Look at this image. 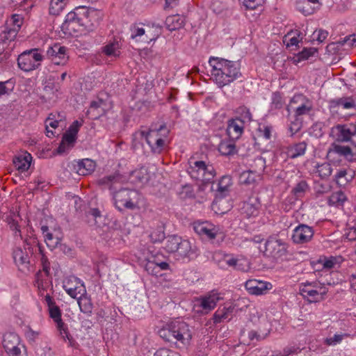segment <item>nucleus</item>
<instances>
[{
  "label": "nucleus",
  "instance_id": "1",
  "mask_svg": "<svg viewBox=\"0 0 356 356\" xmlns=\"http://www.w3.org/2000/svg\"><path fill=\"white\" fill-rule=\"evenodd\" d=\"M120 179L118 174L112 175L99 179L98 184L108 187L113 195L114 204L119 211H122L124 208L134 210L137 207L134 200L138 196V193L135 191L120 188Z\"/></svg>",
  "mask_w": 356,
  "mask_h": 356
},
{
  "label": "nucleus",
  "instance_id": "2",
  "mask_svg": "<svg viewBox=\"0 0 356 356\" xmlns=\"http://www.w3.org/2000/svg\"><path fill=\"white\" fill-rule=\"evenodd\" d=\"M209 63L211 67V77L220 88L229 85L241 76L239 64L236 62L211 57Z\"/></svg>",
  "mask_w": 356,
  "mask_h": 356
},
{
  "label": "nucleus",
  "instance_id": "3",
  "mask_svg": "<svg viewBox=\"0 0 356 356\" xmlns=\"http://www.w3.org/2000/svg\"><path fill=\"white\" fill-rule=\"evenodd\" d=\"M159 334L172 346L179 348H184L188 346L193 336L189 325L181 321H174L167 323L159 330Z\"/></svg>",
  "mask_w": 356,
  "mask_h": 356
},
{
  "label": "nucleus",
  "instance_id": "4",
  "mask_svg": "<svg viewBox=\"0 0 356 356\" xmlns=\"http://www.w3.org/2000/svg\"><path fill=\"white\" fill-rule=\"evenodd\" d=\"M96 13L95 10H90L86 7L78 8L74 12H70L67 15L62 29L70 35L81 33L94 25L91 18L96 15Z\"/></svg>",
  "mask_w": 356,
  "mask_h": 356
},
{
  "label": "nucleus",
  "instance_id": "5",
  "mask_svg": "<svg viewBox=\"0 0 356 356\" xmlns=\"http://www.w3.org/2000/svg\"><path fill=\"white\" fill-rule=\"evenodd\" d=\"M188 172L193 179L204 183L212 181L216 176L213 166L203 161H191Z\"/></svg>",
  "mask_w": 356,
  "mask_h": 356
},
{
  "label": "nucleus",
  "instance_id": "6",
  "mask_svg": "<svg viewBox=\"0 0 356 356\" xmlns=\"http://www.w3.org/2000/svg\"><path fill=\"white\" fill-rule=\"evenodd\" d=\"M43 60V56L37 49L26 50L17 58L18 67L24 72H30L39 67Z\"/></svg>",
  "mask_w": 356,
  "mask_h": 356
},
{
  "label": "nucleus",
  "instance_id": "7",
  "mask_svg": "<svg viewBox=\"0 0 356 356\" xmlns=\"http://www.w3.org/2000/svg\"><path fill=\"white\" fill-rule=\"evenodd\" d=\"M330 135L338 143L352 142L356 137V123L337 124L331 129Z\"/></svg>",
  "mask_w": 356,
  "mask_h": 356
},
{
  "label": "nucleus",
  "instance_id": "8",
  "mask_svg": "<svg viewBox=\"0 0 356 356\" xmlns=\"http://www.w3.org/2000/svg\"><path fill=\"white\" fill-rule=\"evenodd\" d=\"M287 248V243L279 238L277 235H271L266 241L263 253L267 257L280 258L286 254Z\"/></svg>",
  "mask_w": 356,
  "mask_h": 356
},
{
  "label": "nucleus",
  "instance_id": "9",
  "mask_svg": "<svg viewBox=\"0 0 356 356\" xmlns=\"http://www.w3.org/2000/svg\"><path fill=\"white\" fill-rule=\"evenodd\" d=\"M313 109L312 102L303 95H295L287 106V111L293 110L294 117L302 118L303 115H308Z\"/></svg>",
  "mask_w": 356,
  "mask_h": 356
},
{
  "label": "nucleus",
  "instance_id": "10",
  "mask_svg": "<svg viewBox=\"0 0 356 356\" xmlns=\"http://www.w3.org/2000/svg\"><path fill=\"white\" fill-rule=\"evenodd\" d=\"M3 344L9 356H28L25 347L22 346L23 351L19 347V337L17 334L13 333L6 334Z\"/></svg>",
  "mask_w": 356,
  "mask_h": 356
},
{
  "label": "nucleus",
  "instance_id": "11",
  "mask_svg": "<svg viewBox=\"0 0 356 356\" xmlns=\"http://www.w3.org/2000/svg\"><path fill=\"white\" fill-rule=\"evenodd\" d=\"M198 255V250L197 247L192 244L188 240L183 239L181 238V243L179 244V248L175 253L176 259H193Z\"/></svg>",
  "mask_w": 356,
  "mask_h": 356
},
{
  "label": "nucleus",
  "instance_id": "12",
  "mask_svg": "<svg viewBox=\"0 0 356 356\" xmlns=\"http://www.w3.org/2000/svg\"><path fill=\"white\" fill-rule=\"evenodd\" d=\"M63 287L70 297L77 300L79 298L78 295L82 296L86 293L84 284L76 277L67 278L63 282Z\"/></svg>",
  "mask_w": 356,
  "mask_h": 356
},
{
  "label": "nucleus",
  "instance_id": "13",
  "mask_svg": "<svg viewBox=\"0 0 356 356\" xmlns=\"http://www.w3.org/2000/svg\"><path fill=\"white\" fill-rule=\"evenodd\" d=\"M47 55L51 61L57 65H65L69 58L67 54V47L58 43L48 48Z\"/></svg>",
  "mask_w": 356,
  "mask_h": 356
},
{
  "label": "nucleus",
  "instance_id": "14",
  "mask_svg": "<svg viewBox=\"0 0 356 356\" xmlns=\"http://www.w3.org/2000/svg\"><path fill=\"white\" fill-rule=\"evenodd\" d=\"M314 234L312 227L305 224H300L293 232L291 238L296 244H304L309 242Z\"/></svg>",
  "mask_w": 356,
  "mask_h": 356
},
{
  "label": "nucleus",
  "instance_id": "15",
  "mask_svg": "<svg viewBox=\"0 0 356 356\" xmlns=\"http://www.w3.org/2000/svg\"><path fill=\"white\" fill-rule=\"evenodd\" d=\"M193 229L199 236L213 239L217 236L219 228L208 221H196L193 224Z\"/></svg>",
  "mask_w": 356,
  "mask_h": 356
},
{
  "label": "nucleus",
  "instance_id": "16",
  "mask_svg": "<svg viewBox=\"0 0 356 356\" xmlns=\"http://www.w3.org/2000/svg\"><path fill=\"white\" fill-rule=\"evenodd\" d=\"M222 268H231L233 270L247 272L250 268V264L245 259H238L232 254H225L222 260Z\"/></svg>",
  "mask_w": 356,
  "mask_h": 356
},
{
  "label": "nucleus",
  "instance_id": "17",
  "mask_svg": "<svg viewBox=\"0 0 356 356\" xmlns=\"http://www.w3.org/2000/svg\"><path fill=\"white\" fill-rule=\"evenodd\" d=\"M159 257H163V255H152L148 259L145 269L149 274L158 276L161 274V270L169 268V264L165 261H161Z\"/></svg>",
  "mask_w": 356,
  "mask_h": 356
},
{
  "label": "nucleus",
  "instance_id": "18",
  "mask_svg": "<svg viewBox=\"0 0 356 356\" xmlns=\"http://www.w3.org/2000/svg\"><path fill=\"white\" fill-rule=\"evenodd\" d=\"M221 297L218 293L211 291L204 296H201L197 302L199 303L198 306L202 308V312L208 313L216 307Z\"/></svg>",
  "mask_w": 356,
  "mask_h": 356
},
{
  "label": "nucleus",
  "instance_id": "19",
  "mask_svg": "<svg viewBox=\"0 0 356 356\" xmlns=\"http://www.w3.org/2000/svg\"><path fill=\"white\" fill-rule=\"evenodd\" d=\"M163 133V131L160 130V127L159 128L154 127V125H152L147 132L145 131H140L136 132L133 135V140L134 143V145H136V141L137 139H145L147 143L150 145L156 140L159 139L161 138V135Z\"/></svg>",
  "mask_w": 356,
  "mask_h": 356
},
{
  "label": "nucleus",
  "instance_id": "20",
  "mask_svg": "<svg viewBox=\"0 0 356 356\" xmlns=\"http://www.w3.org/2000/svg\"><path fill=\"white\" fill-rule=\"evenodd\" d=\"M337 154L349 162L356 160V152L348 145H342L333 143L328 151L329 154Z\"/></svg>",
  "mask_w": 356,
  "mask_h": 356
},
{
  "label": "nucleus",
  "instance_id": "21",
  "mask_svg": "<svg viewBox=\"0 0 356 356\" xmlns=\"http://www.w3.org/2000/svg\"><path fill=\"white\" fill-rule=\"evenodd\" d=\"M131 38L145 42L155 40L159 35V31L153 35H149V31H146L140 24H133L131 28Z\"/></svg>",
  "mask_w": 356,
  "mask_h": 356
},
{
  "label": "nucleus",
  "instance_id": "22",
  "mask_svg": "<svg viewBox=\"0 0 356 356\" xmlns=\"http://www.w3.org/2000/svg\"><path fill=\"white\" fill-rule=\"evenodd\" d=\"M160 130L163 131L159 139L156 140L154 142L149 145L151 148V151L154 154H161L163 152L164 149L168 145V137L169 134V129L167 128L165 124L160 125Z\"/></svg>",
  "mask_w": 356,
  "mask_h": 356
},
{
  "label": "nucleus",
  "instance_id": "23",
  "mask_svg": "<svg viewBox=\"0 0 356 356\" xmlns=\"http://www.w3.org/2000/svg\"><path fill=\"white\" fill-rule=\"evenodd\" d=\"M245 124L238 119L232 118L227 122V134L232 140L238 139L243 133Z\"/></svg>",
  "mask_w": 356,
  "mask_h": 356
},
{
  "label": "nucleus",
  "instance_id": "24",
  "mask_svg": "<svg viewBox=\"0 0 356 356\" xmlns=\"http://www.w3.org/2000/svg\"><path fill=\"white\" fill-rule=\"evenodd\" d=\"M260 202L257 197H250L243 203L241 212L248 218L254 217L259 214Z\"/></svg>",
  "mask_w": 356,
  "mask_h": 356
},
{
  "label": "nucleus",
  "instance_id": "25",
  "mask_svg": "<svg viewBox=\"0 0 356 356\" xmlns=\"http://www.w3.org/2000/svg\"><path fill=\"white\" fill-rule=\"evenodd\" d=\"M269 286H271L270 283L258 281L257 280H248L245 284V286L247 291L253 295L264 294L267 290L270 289L268 287Z\"/></svg>",
  "mask_w": 356,
  "mask_h": 356
},
{
  "label": "nucleus",
  "instance_id": "26",
  "mask_svg": "<svg viewBox=\"0 0 356 356\" xmlns=\"http://www.w3.org/2000/svg\"><path fill=\"white\" fill-rule=\"evenodd\" d=\"M267 332L264 333L258 332L256 330H246L243 329L241 331L240 339L244 344H250L254 341L258 342L266 338Z\"/></svg>",
  "mask_w": 356,
  "mask_h": 356
},
{
  "label": "nucleus",
  "instance_id": "27",
  "mask_svg": "<svg viewBox=\"0 0 356 356\" xmlns=\"http://www.w3.org/2000/svg\"><path fill=\"white\" fill-rule=\"evenodd\" d=\"M234 309V306L232 305L219 307L213 316V323L218 324L224 321H230L233 317Z\"/></svg>",
  "mask_w": 356,
  "mask_h": 356
},
{
  "label": "nucleus",
  "instance_id": "28",
  "mask_svg": "<svg viewBox=\"0 0 356 356\" xmlns=\"http://www.w3.org/2000/svg\"><path fill=\"white\" fill-rule=\"evenodd\" d=\"M355 177V172L350 168L339 169L334 176V180L339 187H345Z\"/></svg>",
  "mask_w": 356,
  "mask_h": 356
},
{
  "label": "nucleus",
  "instance_id": "29",
  "mask_svg": "<svg viewBox=\"0 0 356 356\" xmlns=\"http://www.w3.org/2000/svg\"><path fill=\"white\" fill-rule=\"evenodd\" d=\"M225 196L216 195L212 203L211 207L214 212L217 214H224L230 210L232 205Z\"/></svg>",
  "mask_w": 356,
  "mask_h": 356
},
{
  "label": "nucleus",
  "instance_id": "30",
  "mask_svg": "<svg viewBox=\"0 0 356 356\" xmlns=\"http://www.w3.org/2000/svg\"><path fill=\"white\" fill-rule=\"evenodd\" d=\"M19 32V26L15 28H10L7 25L3 30L0 32V47L4 48L5 46L8 45L9 43L13 41Z\"/></svg>",
  "mask_w": 356,
  "mask_h": 356
},
{
  "label": "nucleus",
  "instance_id": "31",
  "mask_svg": "<svg viewBox=\"0 0 356 356\" xmlns=\"http://www.w3.org/2000/svg\"><path fill=\"white\" fill-rule=\"evenodd\" d=\"M149 179V172L147 168L145 167H141L133 170L129 176L130 181L134 184H143L147 182Z\"/></svg>",
  "mask_w": 356,
  "mask_h": 356
},
{
  "label": "nucleus",
  "instance_id": "32",
  "mask_svg": "<svg viewBox=\"0 0 356 356\" xmlns=\"http://www.w3.org/2000/svg\"><path fill=\"white\" fill-rule=\"evenodd\" d=\"M95 168V163L91 159H86L77 162L74 169L79 175L86 176L92 173Z\"/></svg>",
  "mask_w": 356,
  "mask_h": 356
},
{
  "label": "nucleus",
  "instance_id": "33",
  "mask_svg": "<svg viewBox=\"0 0 356 356\" xmlns=\"http://www.w3.org/2000/svg\"><path fill=\"white\" fill-rule=\"evenodd\" d=\"M31 159V155L29 153L25 152L23 154L15 156L13 162L17 170L24 172L29 168Z\"/></svg>",
  "mask_w": 356,
  "mask_h": 356
},
{
  "label": "nucleus",
  "instance_id": "34",
  "mask_svg": "<svg viewBox=\"0 0 356 356\" xmlns=\"http://www.w3.org/2000/svg\"><path fill=\"white\" fill-rule=\"evenodd\" d=\"M300 293L305 299H307L310 302H318V292L316 288L314 287V284L306 283L300 289Z\"/></svg>",
  "mask_w": 356,
  "mask_h": 356
},
{
  "label": "nucleus",
  "instance_id": "35",
  "mask_svg": "<svg viewBox=\"0 0 356 356\" xmlns=\"http://www.w3.org/2000/svg\"><path fill=\"white\" fill-rule=\"evenodd\" d=\"M235 140L229 138L220 142L218 145V151L222 155L230 156L236 153Z\"/></svg>",
  "mask_w": 356,
  "mask_h": 356
},
{
  "label": "nucleus",
  "instance_id": "36",
  "mask_svg": "<svg viewBox=\"0 0 356 356\" xmlns=\"http://www.w3.org/2000/svg\"><path fill=\"white\" fill-rule=\"evenodd\" d=\"M333 107H341L343 109H350L356 107L355 100L352 97H342L334 99L330 102Z\"/></svg>",
  "mask_w": 356,
  "mask_h": 356
},
{
  "label": "nucleus",
  "instance_id": "37",
  "mask_svg": "<svg viewBox=\"0 0 356 356\" xmlns=\"http://www.w3.org/2000/svg\"><path fill=\"white\" fill-rule=\"evenodd\" d=\"M165 24L170 31H175L184 26V19L179 15L168 16Z\"/></svg>",
  "mask_w": 356,
  "mask_h": 356
},
{
  "label": "nucleus",
  "instance_id": "38",
  "mask_svg": "<svg viewBox=\"0 0 356 356\" xmlns=\"http://www.w3.org/2000/svg\"><path fill=\"white\" fill-rule=\"evenodd\" d=\"M105 105L104 102L102 99H97L92 101L90 103V107L88 110V113L92 115L94 119L98 118L101 115L104 114L105 110L103 106Z\"/></svg>",
  "mask_w": 356,
  "mask_h": 356
},
{
  "label": "nucleus",
  "instance_id": "39",
  "mask_svg": "<svg viewBox=\"0 0 356 356\" xmlns=\"http://www.w3.org/2000/svg\"><path fill=\"white\" fill-rule=\"evenodd\" d=\"M77 302L81 312L88 316H91L93 309V304L91 298L87 293H86L82 296H79Z\"/></svg>",
  "mask_w": 356,
  "mask_h": 356
},
{
  "label": "nucleus",
  "instance_id": "40",
  "mask_svg": "<svg viewBox=\"0 0 356 356\" xmlns=\"http://www.w3.org/2000/svg\"><path fill=\"white\" fill-rule=\"evenodd\" d=\"M181 237L177 235H170L165 238L163 248L169 253L175 254L176 250L179 248V244L181 243Z\"/></svg>",
  "mask_w": 356,
  "mask_h": 356
},
{
  "label": "nucleus",
  "instance_id": "41",
  "mask_svg": "<svg viewBox=\"0 0 356 356\" xmlns=\"http://www.w3.org/2000/svg\"><path fill=\"white\" fill-rule=\"evenodd\" d=\"M13 259L19 267L28 268L29 264V257L26 252H24L21 248H17L13 251Z\"/></svg>",
  "mask_w": 356,
  "mask_h": 356
},
{
  "label": "nucleus",
  "instance_id": "42",
  "mask_svg": "<svg viewBox=\"0 0 356 356\" xmlns=\"http://www.w3.org/2000/svg\"><path fill=\"white\" fill-rule=\"evenodd\" d=\"M232 179L231 176H222L218 184L216 195L226 196L228 194L229 188L232 186Z\"/></svg>",
  "mask_w": 356,
  "mask_h": 356
},
{
  "label": "nucleus",
  "instance_id": "43",
  "mask_svg": "<svg viewBox=\"0 0 356 356\" xmlns=\"http://www.w3.org/2000/svg\"><path fill=\"white\" fill-rule=\"evenodd\" d=\"M56 114L51 113L46 120V135L48 137H51L54 136V134L52 130L49 129V127L53 129H56L58 126L59 121L62 120L63 115H60V113Z\"/></svg>",
  "mask_w": 356,
  "mask_h": 356
},
{
  "label": "nucleus",
  "instance_id": "44",
  "mask_svg": "<svg viewBox=\"0 0 356 356\" xmlns=\"http://www.w3.org/2000/svg\"><path fill=\"white\" fill-rule=\"evenodd\" d=\"M307 143L304 141L293 144L288 148V156L291 159H296L305 154L307 149Z\"/></svg>",
  "mask_w": 356,
  "mask_h": 356
},
{
  "label": "nucleus",
  "instance_id": "45",
  "mask_svg": "<svg viewBox=\"0 0 356 356\" xmlns=\"http://www.w3.org/2000/svg\"><path fill=\"white\" fill-rule=\"evenodd\" d=\"M235 113L236 115L234 118L238 119V120L245 124H249L252 120V115L250 109L245 106L238 107Z\"/></svg>",
  "mask_w": 356,
  "mask_h": 356
},
{
  "label": "nucleus",
  "instance_id": "46",
  "mask_svg": "<svg viewBox=\"0 0 356 356\" xmlns=\"http://www.w3.org/2000/svg\"><path fill=\"white\" fill-rule=\"evenodd\" d=\"M347 200V197L341 191L334 192L331 194L328 199L330 206L336 207H343L344 202Z\"/></svg>",
  "mask_w": 356,
  "mask_h": 356
},
{
  "label": "nucleus",
  "instance_id": "47",
  "mask_svg": "<svg viewBox=\"0 0 356 356\" xmlns=\"http://www.w3.org/2000/svg\"><path fill=\"white\" fill-rule=\"evenodd\" d=\"M258 177L259 174L255 171H244L241 172L239 176V183L246 186L253 185L256 182Z\"/></svg>",
  "mask_w": 356,
  "mask_h": 356
},
{
  "label": "nucleus",
  "instance_id": "48",
  "mask_svg": "<svg viewBox=\"0 0 356 356\" xmlns=\"http://www.w3.org/2000/svg\"><path fill=\"white\" fill-rule=\"evenodd\" d=\"M19 218V215L15 212H10L9 215L6 216V222L9 225L11 230L15 231V236H21V230L18 224L17 218Z\"/></svg>",
  "mask_w": 356,
  "mask_h": 356
},
{
  "label": "nucleus",
  "instance_id": "49",
  "mask_svg": "<svg viewBox=\"0 0 356 356\" xmlns=\"http://www.w3.org/2000/svg\"><path fill=\"white\" fill-rule=\"evenodd\" d=\"M296 8L304 15H312L317 10L306 0H297Z\"/></svg>",
  "mask_w": 356,
  "mask_h": 356
},
{
  "label": "nucleus",
  "instance_id": "50",
  "mask_svg": "<svg viewBox=\"0 0 356 356\" xmlns=\"http://www.w3.org/2000/svg\"><path fill=\"white\" fill-rule=\"evenodd\" d=\"M120 45L119 42L114 40L103 47V52L108 56H118L120 54Z\"/></svg>",
  "mask_w": 356,
  "mask_h": 356
},
{
  "label": "nucleus",
  "instance_id": "51",
  "mask_svg": "<svg viewBox=\"0 0 356 356\" xmlns=\"http://www.w3.org/2000/svg\"><path fill=\"white\" fill-rule=\"evenodd\" d=\"M317 53V49L314 47L304 48L302 51L294 57V62L299 63L302 60H307Z\"/></svg>",
  "mask_w": 356,
  "mask_h": 356
},
{
  "label": "nucleus",
  "instance_id": "52",
  "mask_svg": "<svg viewBox=\"0 0 356 356\" xmlns=\"http://www.w3.org/2000/svg\"><path fill=\"white\" fill-rule=\"evenodd\" d=\"M76 138L70 134L65 132L63 136L61 143L60 144L58 152V153H63L65 152V145H72L76 141Z\"/></svg>",
  "mask_w": 356,
  "mask_h": 356
},
{
  "label": "nucleus",
  "instance_id": "53",
  "mask_svg": "<svg viewBox=\"0 0 356 356\" xmlns=\"http://www.w3.org/2000/svg\"><path fill=\"white\" fill-rule=\"evenodd\" d=\"M332 169L331 165L326 162L316 166V172L322 179L330 177L332 174Z\"/></svg>",
  "mask_w": 356,
  "mask_h": 356
},
{
  "label": "nucleus",
  "instance_id": "54",
  "mask_svg": "<svg viewBox=\"0 0 356 356\" xmlns=\"http://www.w3.org/2000/svg\"><path fill=\"white\" fill-rule=\"evenodd\" d=\"M44 241L47 245L51 250H53L60 243V238L58 236L54 235L52 233L47 232L44 235Z\"/></svg>",
  "mask_w": 356,
  "mask_h": 356
},
{
  "label": "nucleus",
  "instance_id": "55",
  "mask_svg": "<svg viewBox=\"0 0 356 356\" xmlns=\"http://www.w3.org/2000/svg\"><path fill=\"white\" fill-rule=\"evenodd\" d=\"M149 237L153 243L161 242L165 238L163 228L157 227L150 234Z\"/></svg>",
  "mask_w": 356,
  "mask_h": 356
},
{
  "label": "nucleus",
  "instance_id": "56",
  "mask_svg": "<svg viewBox=\"0 0 356 356\" xmlns=\"http://www.w3.org/2000/svg\"><path fill=\"white\" fill-rule=\"evenodd\" d=\"M272 130L271 126L260 125L257 129L258 136L266 140H270L271 138Z\"/></svg>",
  "mask_w": 356,
  "mask_h": 356
},
{
  "label": "nucleus",
  "instance_id": "57",
  "mask_svg": "<svg viewBox=\"0 0 356 356\" xmlns=\"http://www.w3.org/2000/svg\"><path fill=\"white\" fill-rule=\"evenodd\" d=\"M49 316L54 321V322L58 324L60 322H63L61 318V311L60 308L55 305L49 308Z\"/></svg>",
  "mask_w": 356,
  "mask_h": 356
},
{
  "label": "nucleus",
  "instance_id": "58",
  "mask_svg": "<svg viewBox=\"0 0 356 356\" xmlns=\"http://www.w3.org/2000/svg\"><path fill=\"white\" fill-rule=\"evenodd\" d=\"M61 6L54 0H51L49 3V13L51 15H58L64 9Z\"/></svg>",
  "mask_w": 356,
  "mask_h": 356
},
{
  "label": "nucleus",
  "instance_id": "59",
  "mask_svg": "<svg viewBox=\"0 0 356 356\" xmlns=\"http://www.w3.org/2000/svg\"><path fill=\"white\" fill-rule=\"evenodd\" d=\"M308 188V184L305 181H300L293 188V193L297 197L301 196Z\"/></svg>",
  "mask_w": 356,
  "mask_h": 356
},
{
  "label": "nucleus",
  "instance_id": "60",
  "mask_svg": "<svg viewBox=\"0 0 356 356\" xmlns=\"http://www.w3.org/2000/svg\"><path fill=\"white\" fill-rule=\"evenodd\" d=\"M295 120L291 122L289 126V131L291 135H294L297 132H298L302 128V118H298L297 117H294Z\"/></svg>",
  "mask_w": 356,
  "mask_h": 356
},
{
  "label": "nucleus",
  "instance_id": "61",
  "mask_svg": "<svg viewBox=\"0 0 356 356\" xmlns=\"http://www.w3.org/2000/svg\"><path fill=\"white\" fill-rule=\"evenodd\" d=\"M83 120L81 121L75 120L72 122V124L70 126L68 129L66 131L67 133L72 135L76 138L77 134L79 131L80 127L83 125Z\"/></svg>",
  "mask_w": 356,
  "mask_h": 356
},
{
  "label": "nucleus",
  "instance_id": "62",
  "mask_svg": "<svg viewBox=\"0 0 356 356\" xmlns=\"http://www.w3.org/2000/svg\"><path fill=\"white\" fill-rule=\"evenodd\" d=\"M341 45H348L349 47L356 46V35H350L339 41Z\"/></svg>",
  "mask_w": 356,
  "mask_h": 356
},
{
  "label": "nucleus",
  "instance_id": "63",
  "mask_svg": "<svg viewBox=\"0 0 356 356\" xmlns=\"http://www.w3.org/2000/svg\"><path fill=\"white\" fill-rule=\"evenodd\" d=\"M314 287L316 288L318 292V297L319 298V300H322L324 298V296L327 292V289L325 286V285L318 284L316 282H313Z\"/></svg>",
  "mask_w": 356,
  "mask_h": 356
},
{
  "label": "nucleus",
  "instance_id": "64",
  "mask_svg": "<svg viewBox=\"0 0 356 356\" xmlns=\"http://www.w3.org/2000/svg\"><path fill=\"white\" fill-rule=\"evenodd\" d=\"M314 37L319 42H323L327 38L328 32L323 29L316 30L313 33Z\"/></svg>",
  "mask_w": 356,
  "mask_h": 356
}]
</instances>
